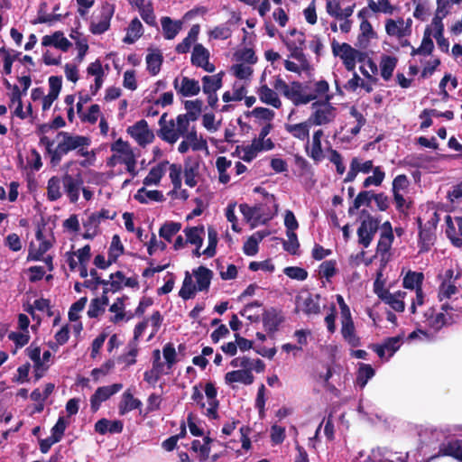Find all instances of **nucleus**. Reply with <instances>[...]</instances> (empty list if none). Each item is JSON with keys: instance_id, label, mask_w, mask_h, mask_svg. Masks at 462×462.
Masks as SVG:
<instances>
[{"instance_id": "nucleus-22", "label": "nucleus", "mask_w": 462, "mask_h": 462, "mask_svg": "<svg viewBox=\"0 0 462 462\" xmlns=\"http://www.w3.org/2000/svg\"><path fill=\"white\" fill-rule=\"evenodd\" d=\"M259 98L263 103L271 105L275 108L282 106V102L277 93L270 88L267 85H263L259 88Z\"/></svg>"}, {"instance_id": "nucleus-45", "label": "nucleus", "mask_w": 462, "mask_h": 462, "mask_svg": "<svg viewBox=\"0 0 462 462\" xmlns=\"http://www.w3.org/2000/svg\"><path fill=\"white\" fill-rule=\"evenodd\" d=\"M374 174L372 176H368L363 181V188H368L371 185L380 186L385 178V172L382 170L380 166H376L374 169Z\"/></svg>"}, {"instance_id": "nucleus-1", "label": "nucleus", "mask_w": 462, "mask_h": 462, "mask_svg": "<svg viewBox=\"0 0 462 462\" xmlns=\"http://www.w3.org/2000/svg\"><path fill=\"white\" fill-rule=\"evenodd\" d=\"M54 140L55 143H52L51 146L47 147L44 152L45 157L49 158L51 167L59 166L63 157L75 151L78 147L90 145L89 137L74 134L66 131L57 132Z\"/></svg>"}, {"instance_id": "nucleus-32", "label": "nucleus", "mask_w": 462, "mask_h": 462, "mask_svg": "<svg viewBox=\"0 0 462 462\" xmlns=\"http://www.w3.org/2000/svg\"><path fill=\"white\" fill-rule=\"evenodd\" d=\"M62 183V178L58 176H52L49 179L47 184V199L50 201H56L62 196L60 191V184Z\"/></svg>"}, {"instance_id": "nucleus-62", "label": "nucleus", "mask_w": 462, "mask_h": 462, "mask_svg": "<svg viewBox=\"0 0 462 462\" xmlns=\"http://www.w3.org/2000/svg\"><path fill=\"white\" fill-rule=\"evenodd\" d=\"M271 441L274 445H278L283 442L285 439V428L274 424L271 427Z\"/></svg>"}, {"instance_id": "nucleus-11", "label": "nucleus", "mask_w": 462, "mask_h": 462, "mask_svg": "<svg viewBox=\"0 0 462 462\" xmlns=\"http://www.w3.org/2000/svg\"><path fill=\"white\" fill-rule=\"evenodd\" d=\"M173 87L177 93L181 97L197 96L200 91L199 81L188 77L182 78L180 85H179V79L176 78L173 81Z\"/></svg>"}, {"instance_id": "nucleus-34", "label": "nucleus", "mask_w": 462, "mask_h": 462, "mask_svg": "<svg viewBox=\"0 0 462 462\" xmlns=\"http://www.w3.org/2000/svg\"><path fill=\"white\" fill-rule=\"evenodd\" d=\"M319 300V294L313 295L309 293L308 296L303 300L302 311L307 315L319 314L320 312Z\"/></svg>"}, {"instance_id": "nucleus-42", "label": "nucleus", "mask_w": 462, "mask_h": 462, "mask_svg": "<svg viewBox=\"0 0 462 462\" xmlns=\"http://www.w3.org/2000/svg\"><path fill=\"white\" fill-rule=\"evenodd\" d=\"M208 245L202 252L204 255L207 257H213L217 253V232L213 226L208 227Z\"/></svg>"}, {"instance_id": "nucleus-61", "label": "nucleus", "mask_w": 462, "mask_h": 462, "mask_svg": "<svg viewBox=\"0 0 462 462\" xmlns=\"http://www.w3.org/2000/svg\"><path fill=\"white\" fill-rule=\"evenodd\" d=\"M319 273L327 280H329L337 273L336 262L334 260L323 262L319 266Z\"/></svg>"}, {"instance_id": "nucleus-36", "label": "nucleus", "mask_w": 462, "mask_h": 462, "mask_svg": "<svg viewBox=\"0 0 462 462\" xmlns=\"http://www.w3.org/2000/svg\"><path fill=\"white\" fill-rule=\"evenodd\" d=\"M374 369L371 365L361 363L356 374V384L360 388H364L366 385L368 380L374 375Z\"/></svg>"}, {"instance_id": "nucleus-15", "label": "nucleus", "mask_w": 462, "mask_h": 462, "mask_svg": "<svg viewBox=\"0 0 462 462\" xmlns=\"http://www.w3.org/2000/svg\"><path fill=\"white\" fill-rule=\"evenodd\" d=\"M311 123L307 119L306 121L295 125L285 124L284 129L286 132L291 134L294 138H297L300 141H309L310 137V128L311 126Z\"/></svg>"}, {"instance_id": "nucleus-13", "label": "nucleus", "mask_w": 462, "mask_h": 462, "mask_svg": "<svg viewBox=\"0 0 462 462\" xmlns=\"http://www.w3.org/2000/svg\"><path fill=\"white\" fill-rule=\"evenodd\" d=\"M341 335L344 340L352 347L361 346V339L356 335L353 319L341 320Z\"/></svg>"}, {"instance_id": "nucleus-52", "label": "nucleus", "mask_w": 462, "mask_h": 462, "mask_svg": "<svg viewBox=\"0 0 462 462\" xmlns=\"http://www.w3.org/2000/svg\"><path fill=\"white\" fill-rule=\"evenodd\" d=\"M428 323L430 328L435 331H439L448 322L445 314L443 312H439L428 318Z\"/></svg>"}, {"instance_id": "nucleus-46", "label": "nucleus", "mask_w": 462, "mask_h": 462, "mask_svg": "<svg viewBox=\"0 0 462 462\" xmlns=\"http://www.w3.org/2000/svg\"><path fill=\"white\" fill-rule=\"evenodd\" d=\"M368 7L374 13H383L389 14H392L394 10L389 0H377V3L374 0H368Z\"/></svg>"}, {"instance_id": "nucleus-41", "label": "nucleus", "mask_w": 462, "mask_h": 462, "mask_svg": "<svg viewBox=\"0 0 462 462\" xmlns=\"http://www.w3.org/2000/svg\"><path fill=\"white\" fill-rule=\"evenodd\" d=\"M446 235L450 239L453 245L456 247H462V237L457 236V231L455 227V221L452 220V217L448 215L446 216Z\"/></svg>"}, {"instance_id": "nucleus-33", "label": "nucleus", "mask_w": 462, "mask_h": 462, "mask_svg": "<svg viewBox=\"0 0 462 462\" xmlns=\"http://www.w3.org/2000/svg\"><path fill=\"white\" fill-rule=\"evenodd\" d=\"M209 57L210 53L208 50L205 48L202 44L197 43L193 47L190 61L192 65L196 67H200L205 61L209 60Z\"/></svg>"}, {"instance_id": "nucleus-31", "label": "nucleus", "mask_w": 462, "mask_h": 462, "mask_svg": "<svg viewBox=\"0 0 462 462\" xmlns=\"http://www.w3.org/2000/svg\"><path fill=\"white\" fill-rule=\"evenodd\" d=\"M424 275L422 273L409 271L403 278L402 285L406 289L415 290L422 288Z\"/></svg>"}, {"instance_id": "nucleus-50", "label": "nucleus", "mask_w": 462, "mask_h": 462, "mask_svg": "<svg viewBox=\"0 0 462 462\" xmlns=\"http://www.w3.org/2000/svg\"><path fill=\"white\" fill-rule=\"evenodd\" d=\"M181 165L172 163L170 165V179L173 185L174 189H180L181 188Z\"/></svg>"}, {"instance_id": "nucleus-54", "label": "nucleus", "mask_w": 462, "mask_h": 462, "mask_svg": "<svg viewBox=\"0 0 462 462\" xmlns=\"http://www.w3.org/2000/svg\"><path fill=\"white\" fill-rule=\"evenodd\" d=\"M66 428L67 422L65 421L63 417H60L55 425L51 428V437L57 442H60L63 438Z\"/></svg>"}, {"instance_id": "nucleus-21", "label": "nucleus", "mask_w": 462, "mask_h": 462, "mask_svg": "<svg viewBox=\"0 0 462 462\" xmlns=\"http://www.w3.org/2000/svg\"><path fill=\"white\" fill-rule=\"evenodd\" d=\"M169 164L168 161H163L158 163L156 166L152 167L148 175L143 180V184L145 186L150 185H157L161 181L162 178L165 173V166Z\"/></svg>"}, {"instance_id": "nucleus-44", "label": "nucleus", "mask_w": 462, "mask_h": 462, "mask_svg": "<svg viewBox=\"0 0 462 462\" xmlns=\"http://www.w3.org/2000/svg\"><path fill=\"white\" fill-rule=\"evenodd\" d=\"M190 144L193 151H200L207 148V142L202 137L199 139L197 131L193 128L183 135Z\"/></svg>"}, {"instance_id": "nucleus-49", "label": "nucleus", "mask_w": 462, "mask_h": 462, "mask_svg": "<svg viewBox=\"0 0 462 462\" xmlns=\"http://www.w3.org/2000/svg\"><path fill=\"white\" fill-rule=\"evenodd\" d=\"M456 282H441L439 287L438 297L439 300H443L445 299H450L453 294L457 291V288L455 284Z\"/></svg>"}, {"instance_id": "nucleus-48", "label": "nucleus", "mask_w": 462, "mask_h": 462, "mask_svg": "<svg viewBox=\"0 0 462 462\" xmlns=\"http://www.w3.org/2000/svg\"><path fill=\"white\" fill-rule=\"evenodd\" d=\"M163 357L169 370L177 363V353L171 343H167L162 348Z\"/></svg>"}, {"instance_id": "nucleus-20", "label": "nucleus", "mask_w": 462, "mask_h": 462, "mask_svg": "<svg viewBox=\"0 0 462 462\" xmlns=\"http://www.w3.org/2000/svg\"><path fill=\"white\" fill-rule=\"evenodd\" d=\"M163 36L167 40L174 39L181 30L182 23L180 21H172L170 17L164 16L161 20Z\"/></svg>"}, {"instance_id": "nucleus-25", "label": "nucleus", "mask_w": 462, "mask_h": 462, "mask_svg": "<svg viewBox=\"0 0 462 462\" xmlns=\"http://www.w3.org/2000/svg\"><path fill=\"white\" fill-rule=\"evenodd\" d=\"M374 191L372 190H363L360 191L356 199L353 201L352 206L348 208V214L353 215L355 212L360 208L362 206L370 207L371 201L373 199Z\"/></svg>"}, {"instance_id": "nucleus-16", "label": "nucleus", "mask_w": 462, "mask_h": 462, "mask_svg": "<svg viewBox=\"0 0 462 462\" xmlns=\"http://www.w3.org/2000/svg\"><path fill=\"white\" fill-rule=\"evenodd\" d=\"M340 48L343 51L341 59L346 69L348 71L355 70L356 58L357 56H363V52L352 48L348 43H343Z\"/></svg>"}, {"instance_id": "nucleus-47", "label": "nucleus", "mask_w": 462, "mask_h": 462, "mask_svg": "<svg viewBox=\"0 0 462 462\" xmlns=\"http://www.w3.org/2000/svg\"><path fill=\"white\" fill-rule=\"evenodd\" d=\"M393 239V232L382 233L376 247L377 254H386L391 249Z\"/></svg>"}, {"instance_id": "nucleus-19", "label": "nucleus", "mask_w": 462, "mask_h": 462, "mask_svg": "<svg viewBox=\"0 0 462 462\" xmlns=\"http://www.w3.org/2000/svg\"><path fill=\"white\" fill-rule=\"evenodd\" d=\"M224 72L221 71L217 74L204 76L202 80V89L204 93H214L222 88Z\"/></svg>"}, {"instance_id": "nucleus-24", "label": "nucleus", "mask_w": 462, "mask_h": 462, "mask_svg": "<svg viewBox=\"0 0 462 462\" xmlns=\"http://www.w3.org/2000/svg\"><path fill=\"white\" fill-rule=\"evenodd\" d=\"M184 233L186 236V243L201 247L203 244L202 236L205 233L204 226L201 225L198 226L186 227L184 229Z\"/></svg>"}, {"instance_id": "nucleus-30", "label": "nucleus", "mask_w": 462, "mask_h": 462, "mask_svg": "<svg viewBox=\"0 0 462 462\" xmlns=\"http://www.w3.org/2000/svg\"><path fill=\"white\" fill-rule=\"evenodd\" d=\"M157 135L169 143H175L178 141L177 130L175 128V122L173 119L168 121L162 129L157 131Z\"/></svg>"}, {"instance_id": "nucleus-18", "label": "nucleus", "mask_w": 462, "mask_h": 462, "mask_svg": "<svg viewBox=\"0 0 462 462\" xmlns=\"http://www.w3.org/2000/svg\"><path fill=\"white\" fill-rule=\"evenodd\" d=\"M193 274L196 278L198 291H208L211 283L213 272L205 266H199L193 271Z\"/></svg>"}, {"instance_id": "nucleus-43", "label": "nucleus", "mask_w": 462, "mask_h": 462, "mask_svg": "<svg viewBox=\"0 0 462 462\" xmlns=\"http://www.w3.org/2000/svg\"><path fill=\"white\" fill-rule=\"evenodd\" d=\"M288 240L282 239L283 249L290 254L296 255L299 253L300 242L295 232H286Z\"/></svg>"}, {"instance_id": "nucleus-51", "label": "nucleus", "mask_w": 462, "mask_h": 462, "mask_svg": "<svg viewBox=\"0 0 462 462\" xmlns=\"http://www.w3.org/2000/svg\"><path fill=\"white\" fill-rule=\"evenodd\" d=\"M283 273L289 278L297 280V281H304L308 277V272L304 268L298 267V266L286 267L283 270Z\"/></svg>"}, {"instance_id": "nucleus-63", "label": "nucleus", "mask_w": 462, "mask_h": 462, "mask_svg": "<svg viewBox=\"0 0 462 462\" xmlns=\"http://www.w3.org/2000/svg\"><path fill=\"white\" fill-rule=\"evenodd\" d=\"M402 336L391 337L384 339L383 345L385 350L389 352V356H393V354L400 348V342Z\"/></svg>"}, {"instance_id": "nucleus-10", "label": "nucleus", "mask_w": 462, "mask_h": 462, "mask_svg": "<svg viewBox=\"0 0 462 462\" xmlns=\"http://www.w3.org/2000/svg\"><path fill=\"white\" fill-rule=\"evenodd\" d=\"M262 321L265 330L270 333H274L278 330L279 326L284 321V317L282 310L275 308L264 310L262 314Z\"/></svg>"}, {"instance_id": "nucleus-26", "label": "nucleus", "mask_w": 462, "mask_h": 462, "mask_svg": "<svg viewBox=\"0 0 462 462\" xmlns=\"http://www.w3.org/2000/svg\"><path fill=\"white\" fill-rule=\"evenodd\" d=\"M398 60L394 56L383 55L382 56L380 68L381 76L384 80H389L393 73V70L397 65Z\"/></svg>"}, {"instance_id": "nucleus-59", "label": "nucleus", "mask_w": 462, "mask_h": 462, "mask_svg": "<svg viewBox=\"0 0 462 462\" xmlns=\"http://www.w3.org/2000/svg\"><path fill=\"white\" fill-rule=\"evenodd\" d=\"M86 232L83 234L85 239H92L97 233L98 224L94 217L89 216L87 221L84 222Z\"/></svg>"}, {"instance_id": "nucleus-38", "label": "nucleus", "mask_w": 462, "mask_h": 462, "mask_svg": "<svg viewBox=\"0 0 462 462\" xmlns=\"http://www.w3.org/2000/svg\"><path fill=\"white\" fill-rule=\"evenodd\" d=\"M323 134V130L319 129L314 132L312 136V147L310 156L315 162H319L323 158V151L321 146V137Z\"/></svg>"}, {"instance_id": "nucleus-40", "label": "nucleus", "mask_w": 462, "mask_h": 462, "mask_svg": "<svg viewBox=\"0 0 462 462\" xmlns=\"http://www.w3.org/2000/svg\"><path fill=\"white\" fill-rule=\"evenodd\" d=\"M244 155L241 159L246 162H252L257 155V153L263 151V143L254 139L250 145L243 147Z\"/></svg>"}, {"instance_id": "nucleus-28", "label": "nucleus", "mask_w": 462, "mask_h": 462, "mask_svg": "<svg viewBox=\"0 0 462 462\" xmlns=\"http://www.w3.org/2000/svg\"><path fill=\"white\" fill-rule=\"evenodd\" d=\"M143 34V25L138 18H134L131 21L127 33L123 39V42L127 44L134 43L136 40H138Z\"/></svg>"}, {"instance_id": "nucleus-58", "label": "nucleus", "mask_w": 462, "mask_h": 462, "mask_svg": "<svg viewBox=\"0 0 462 462\" xmlns=\"http://www.w3.org/2000/svg\"><path fill=\"white\" fill-rule=\"evenodd\" d=\"M115 366V362L111 359L106 361L100 367L94 368L91 371V376L94 381H98L100 376L106 375Z\"/></svg>"}, {"instance_id": "nucleus-17", "label": "nucleus", "mask_w": 462, "mask_h": 462, "mask_svg": "<svg viewBox=\"0 0 462 462\" xmlns=\"http://www.w3.org/2000/svg\"><path fill=\"white\" fill-rule=\"evenodd\" d=\"M141 406L142 402L139 399L134 398L133 393L127 390L123 393L122 399L119 402V414L125 415L133 410L139 409Z\"/></svg>"}, {"instance_id": "nucleus-14", "label": "nucleus", "mask_w": 462, "mask_h": 462, "mask_svg": "<svg viewBox=\"0 0 462 462\" xmlns=\"http://www.w3.org/2000/svg\"><path fill=\"white\" fill-rule=\"evenodd\" d=\"M254 376L250 369H239L228 372L225 374V382L228 384L242 383L250 385L254 383Z\"/></svg>"}, {"instance_id": "nucleus-5", "label": "nucleus", "mask_w": 462, "mask_h": 462, "mask_svg": "<svg viewBox=\"0 0 462 462\" xmlns=\"http://www.w3.org/2000/svg\"><path fill=\"white\" fill-rule=\"evenodd\" d=\"M126 132L141 147L152 143L155 138L154 133L149 128L148 123L144 119L128 126Z\"/></svg>"}, {"instance_id": "nucleus-56", "label": "nucleus", "mask_w": 462, "mask_h": 462, "mask_svg": "<svg viewBox=\"0 0 462 462\" xmlns=\"http://www.w3.org/2000/svg\"><path fill=\"white\" fill-rule=\"evenodd\" d=\"M420 48L421 49L423 56L430 55L434 50V43L430 38V30L429 27L425 29Z\"/></svg>"}, {"instance_id": "nucleus-23", "label": "nucleus", "mask_w": 462, "mask_h": 462, "mask_svg": "<svg viewBox=\"0 0 462 462\" xmlns=\"http://www.w3.org/2000/svg\"><path fill=\"white\" fill-rule=\"evenodd\" d=\"M405 21L402 18H398L396 21L393 19H387L385 22V32L389 36H395L402 38L407 35V32L403 30Z\"/></svg>"}, {"instance_id": "nucleus-60", "label": "nucleus", "mask_w": 462, "mask_h": 462, "mask_svg": "<svg viewBox=\"0 0 462 462\" xmlns=\"http://www.w3.org/2000/svg\"><path fill=\"white\" fill-rule=\"evenodd\" d=\"M0 55L3 58V73L10 75L14 63V59L11 58V51L3 46L0 48Z\"/></svg>"}, {"instance_id": "nucleus-53", "label": "nucleus", "mask_w": 462, "mask_h": 462, "mask_svg": "<svg viewBox=\"0 0 462 462\" xmlns=\"http://www.w3.org/2000/svg\"><path fill=\"white\" fill-rule=\"evenodd\" d=\"M88 301L87 297H81L79 300H78L76 302H74L69 310V319L70 321H77L79 319V316L78 312L84 310L86 304Z\"/></svg>"}, {"instance_id": "nucleus-37", "label": "nucleus", "mask_w": 462, "mask_h": 462, "mask_svg": "<svg viewBox=\"0 0 462 462\" xmlns=\"http://www.w3.org/2000/svg\"><path fill=\"white\" fill-rule=\"evenodd\" d=\"M181 224L179 222L166 221L159 230V236L167 242H171L172 237L180 230Z\"/></svg>"}, {"instance_id": "nucleus-6", "label": "nucleus", "mask_w": 462, "mask_h": 462, "mask_svg": "<svg viewBox=\"0 0 462 462\" xmlns=\"http://www.w3.org/2000/svg\"><path fill=\"white\" fill-rule=\"evenodd\" d=\"M83 183L84 180L80 172H78L76 175L66 172L62 176L64 191L71 203H76L79 200V191Z\"/></svg>"}, {"instance_id": "nucleus-55", "label": "nucleus", "mask_w": 462, "mask_h": 462, "mask_svg": "<svg viewBox=\"0 0 462 462\" xmlns=\"http://www.w3.org/2000/svg\"><path fill=\"white\" fill-rule=\"evenodd\" d=\"M8 338L15 344V347L21 348L28 344L30 340L29 332H14L8 335Z\"/></svg>"}, {"instance_id": "nucleus-4", "label": "nucleus", "mask_w": 462, "mask_h": 462, "mask_svg": "<svg viewBox=\"0 0 462 462\" xmlns=\"http://www.w3.org/2000/svg\"><path fill=\"white\" fill-rule=\"evenodd\" d=\"M362 215L365 218L357 229L358 243L367 248L378 230L380 221L365 209L362 210Z\"/></svg>"}, {"instance_id": "nucleus-2", "label": "nucleus", "mask_w": 462, "mask_h": 462, "mask_svg": "<svg viewBox=\"0 0 462 462\" xmlns=\"http://www.w3.org/2000/svg\"><path fill=\"white\" fill-rule=\"evenodd\" d=\"M330 97L327 95L324 101L312 103L315 111L308 118L312 125H328L336 118V108L329 103Z\"/></svg>"}, {"instance_id": "nucleus-9", "label": "nucleus", "mask_w": 462, "mask_h": 462, "mask_svg": "<svg viewBox=\"0 0 462 462\" xmlns=\"http://www.w3.org/2000/svg\"><path fill=\"white\" fill-rule=\"evenodd\" d=\"M439 457H451L462 462V439H452L447 442H442L439 445V451L431 458Z\"/></svg>"}, {"instance_id": "nucleus-8", "label": "nucleus", "mask_w": 462, "mask_h": 462, "mask_svg": "<svg viewBox=\"0 0 462 462\" xmlns=\"http://www.w3.org/2000/svg\"><path fill=\"white\" fill-rule=\"evenodd\" d=\"M417 223L419 226L418 245L420 247V253L429 252L436 241L435 230L432 229V225H422L420 217H417Z\"/></svg>"}, {"instance_id": "nucleus-64", "label": "nucleus", "mask_w": 462, "mask_h": 462, "mask_svg": "<svg viewBox=\"0 0 462 462\" xmlns=\"http://www.w3.org/2000/svg\"><path fill=\"white\" fill-rule=\"evenodd\" d=\"M231 36V30L226 25L214 27L209 32V37L215 40H226Z\"/></svg>"}, {"instance_id": "nucleus-3", "label": "nucleus", "mask_w": 462, "mask_h": 462, "mask_svg": "<svg viewBox=\"0 0 462 462\" xmlns=\"http://www.w3.org/2000/svg\"><path fill=\"white\" fill-rule=\"evenodd\" d=\"M115 10L116 6L114 4L103 2L98 9V14L94 16L93 21L90 23V32L93 34L100 35L108 31Z\"/></svg>"}, {"instance_id": "nucleus-7", "label": "nucleus", "mask_w": 462, "mask_h": 462, "mask_svg": "<svg viewBox=\"0 0 462 462\" xmlns=\"http://www.w3.org/2000/svg\"><path fill=\"white\" fill-rule=\"evenodd\" d=\"M123 388L122 383H114L107 386L98 387L90 397V407L93 412L99 410L101 403L108 400L112 395Z\"/></svg>"}, {"instance_id": "nucleus-57", "label": "nucleus", "mask_w": 462, "mask_h": 462, "mask_svg": "<svg viewBox=\"0 0 462 462\" xmlns=\"http://www.w3.org/2000/svg\"><path fill=\"white\" fill-rule=\"evenodd\" d=\"M236 60L247 62L249 64H254L257 61V57L253 49L245 48L242 51H236Z\"/></svg>"}, {"instance_id": "nucleus-27", "label": "nucleus", "mask_w": 462, "mask_h": 462, "mask_svg": "<svg viewBox=\"0 0 462 462\" xmlns=\"http://www.w3.org/2000/svg\"><path fill=\"white\" fill-rule=\"evenodd\" d=\"M406 292L398 291L395 293H389L384 300V303L388 304L393 310L397 312H403L405 310V303L403 298Z\"/></svg>"}, {"instance_id": "nucleus-39", "label": "nucleus", "mask_w": 462, "mask_h": 462, "mask_svg": "<svg viewBox=\"0 0 462 462\" xmlns=\"http://www.w3.org/2000/svg\"><path fill=\"white\" fill-rule=\"evenodd\" d=\"M52 130L50 123L41 124L36 127L35 134L39 136V145L43 146L45 151L47 147L51 146L52 143H55L54 138H50L46 134Z\"/></svg>"}, {"instance_id": "nucleus-29", "label": "nucleus", "mask_w": 462, "mask_h": 462, "mask_svg": "<svg viewBox=\"0 0 462 462\" xmlns=\"http://www.w3.org/2000/svg\"><path fill=\"white\" fill-rule=\"evenodd\" d=\"M162 62L163 56L159 50L146 56L147 70L152 76H155L160 72Z\"/></svg>"}, {"instance_id": "nucleus-12", "label": "nucleus", "mask_w": 462, "mask_h": 462, "mask_svg": "<svg viewBox=\"0 0 462 462\" xmlns=\"http://www.w3.org/2000/svg\"><path fill=\"white\" fill-rule=\"evenodd\" d=\"M302 84L299 81L291 82L289 86L288 99L291 100L295 106L305 105L317 98V95H303Z\"/></svg>"}, {"instance_id": "nucleus-35", "label": "nucleus", "mask_w": 462, "mask_h": 462, "mask_svg": "<svg viewBox=\"0 0 462 462\" xmlns=\"http://www.w3.org/2000/svg\"><path fill=\"white\" fill-rule=\"evenodd\" d=\"M202 106L203 102L200 99L186 100L184 107L187 113L183 115L192 122L197 121L202 112Z\"/></svg>"}]
</instances>
